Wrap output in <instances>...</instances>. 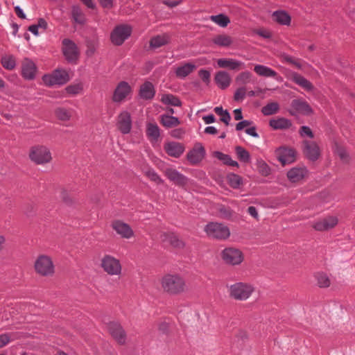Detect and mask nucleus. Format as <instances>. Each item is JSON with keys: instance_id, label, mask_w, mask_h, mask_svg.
<instances>
[{"instance_id": "obj_1", "label": "nucleus", "mask_w": 355, "mask_h": 355, "mask_svg": "<svg viewBox=\"0 0 355 355\" xmlns=\"http://www.w3.org/2000/svg\"><path fill=\"white\" fill-rule=\"evenodd\" d=\"M164 291L169 295H179L187 290L184 279L178 274H166L161 279Z\"/></svg>"}, {"instance_id": "obj_2", "label": "nucleus", "mask_w": 355, "mask_h": 355, "mask_svg": "<svg viewBox=\"0 0 355 355\" xmlns=\"http://www.w3.org/2000/svg\"><path fill=\"white\" fill-rule=\"evenodd\" d=\"M207 235L211 239L224 241L230 236L229 227L222 223L209 222L204 227Z\"/></svg>"}, {"instance_id": "obj_3", "label": "nucleus", "mask_w": 355, "mask_h": 355, "mask_svg": "<svg viewBox=\"0 0 355 355\" xmlns=\"http://www.w3.org/2000/svg\"><path fill=\"white\" fill-rule=\"evenodd\" d=\"M30 159L37 165L49 164L52 160V155L50 149L43 145H35L30 149Z\"/></svg>"}, {"instance_id": "obj_4", "label": "nucleus", "mask_w": 355, "mask_h": 355, "mask_svg": "<svg viewBox=\"0 0 355 355\" xmlns=\"http://www.w3.org/2000/svg\"><path fill=\"white\" fill-rule=\"evenodd\" d=\"M228 288L230 296L240 301L247 300L254 291V287L251 284L243 282H236Z\"/></svg>"}, {"instance_id": "obj_5", "label": "nucleus", "mask_w": 355, "mask_h": 355, "mask_svg": "<svg viewBox=\"0 0 355 355\" xmlns=\"http://www.w3.org/2000/svg\"><path fill=\"white\" fill-rule=\"evenodd\" d=\"M132 27L128 24H120L116 26L110 34L112 43L120 46L129 38L132 33Z\"/></svg>"}, {"instance_id": "obj_6", "label": "nucleus", "mask_w": 355, "mask_h": 355, "mask_svg": "<svg viewBox=\"0 0 355 355\" xmlns=\"http://www.w3.org/2000/svg\"><path fill=\"white\" fill-rule=\"evenodd\" d=\"M34 266L35 271L42 276H51L54 273V265L49 256H39Z\"/></svg>"}, {"instance_id": "obj_7", "label": "nucleus", "mask_w": 355, "mask_h": 355, "mask_svg": "<svg viewBox=\"0 0 355 355\" xmlns=\"http://www.w3.org/2000/svg\"><path fill=\"white\" fill-rule=\"evenodd\" d=\"M221 258L226 264L231 266L241 264L244 259L243 252L239 249L232 247L223 250Z\"/></svg>"}, {"instance_id": "obj_8", "label": "nucleus", "mask_w": 355, "mask_h": 355, "mask_svg": "<svg viewBox=\"0 0 355 355\" xmlns=\"http://www.w3.org/2000/svg\"><path fill=\"white\" fill-rule=\"evenodd\" d=\"M101 265L110 275H119L121 273L122 268L119 260L111 255H105Z\"/></svg>"}, {"instance_id": "obj_9", "label": "nucleus", "mask_w": 355, "mask_h": 355, "mask_svg": "<svg viewBox=\"0 0 355 355\" xmlns=\"http://www.w3.org/2000/svg\"><path fill=\"white\" fill-rule=\"evenodd\" d=\"M275 153L283 166L294 162L296 159V151L292 148L281 146L275 150Z\"/></svg>"}, {"instance_id": "obj_10", "label": "nucleus", "mask_w": 355, "mask_h": 355, "mask_svg": "<svg viewBox=\"0 0 355 355\" xmlns=\"http://www.w3.org/2000/svg\"><path fill=\"white\" fill-rule=\"evenodd\" d=\"M302 146L303 153L308 159L314 162L320 157V149L315 141L304 140Z\"/></svg>"}, {"instance_id": "obj_11", "label": "nucleus", "mask_w": 355, "mask_h": 355, "mask_svg": "<svg viewBox=\"0 0 355 355\" xmlns=\"http://www.w3.org/2000/svg\"><path fill=\"white\" fill-rule=\"evenodd\" d=\"M63 54L69 62H76L78 58V51L76 44L69 39H64L62 41Z\"/></svg>"}, {"instance_id": "obj_12", "label": "nucleus", "mask_w": 355, "mask_h": 355, "mask_svg": "<svg viewBox=\"0 0 355 355\" xmlns=\"http://www.w3.org/2000/svg\"><path fill=\"white\" fill-rule=\"evenodd\" d=\"M132 87L128 83L121 81L116 87L112 96V101L114 103L123 101L131 93Z\"/></svg>"}, {"instance_id": "obj_13", "label": "nucleus", "mask_w": 355, "mask_h": 355, "mask_svg": "<svg viewBox=\"0 0 355 355\" xmlns=\"http://www.w3.org/2000/svg\"><path fill=\"white\" fill-rule=\"evenodd\" d=\"M107 329L111 336L119 343L124 344L126 341V333L123 327L117 322L107 324Z\"/></svg>"}, {"instance_id": "obj_14", "label": "nucleus", "mask_w": 355, "mask_h": 355, "mask_svg": "<svg viewBox=\"0 0 355 355\" xmlns=\"http://www.w3.org/2000/svg\"><path fill=\"white\" fill-rule=\"evenodd\" d=\"M132 118L130 112L126 110L121 112L118 116L117 127L120 132L126 135L130 133L132 129Z\"/></svg>"}, {"instance_id": "obj_15", "label": "nucleus", "mask_w": 355, "mask_h": 355, "mask_svg": "<svg viewBox=\"0 0 355 355\" xmlns=\"http://www.w3.org/2000/svg\"><path fill=\"white\" fill-rule=\"evenodd\" d=\"M112 227L123 239H129L134 236L131 227L123 221L114 220L112 223Z\"/></svg>"}, {"instance_id": "obj_16", "label": "nucleus", "mask_w": 355, "mask_h": 355, "mask_svg": "<svg viewBox=\"0 0 355 355\" xmlns=\"http://www.w3.org/2000/svg\"><path fill=\"white\" fill-rule=\"evenodd\" d=\"M165 175L170 181L173 182L180 186L183 187L187 184L189 182V178L187 176L173 168H166L165 171Z\"/></svg>"}, {"instance_id": "obj_17", "label": "nucleus", "mask_w": 355, "mask_h": 355, "mask_svg": "<svg viewBox=\"0 0 355 355\" xmlns=\"http://www.w3.org/2000/svg\"><path fill=\"white\" fill-rule=\"evenodd\" d=\"M336 216H328L314 223L313 228L317 231H327L334 228L338 224Z\"/></svg>"}, {"instance_id": "obj_18", "label": "nucleus", "mask_w": 355, "mask_h": 355, "mask_svg": "<svg viewBox=\"0 0 355 355\" xmlns=\"http://www.w3.org/2000/svg\"><path fill=\"white\" fill-rule=\"evenodd\" d=\"M205 156V150L202 144H198L195 148L191 150L187 155L188 161L192 164L200 162Z\"/></svg>"}, {"instance_id": "obj_19", "label": "nucleus", "mask_w": 355, "mask_h": 355, "mask_svg": "<svg viewBox=\"0 0 355 355\" xmlns=\"http://www.w3.org/2000/svg\"><path fill=\"white\" fill-rule=\"evenodd\" d=\"M164 150L168 155L178 158L183 154L185 148L180 143L170 141L164 144Z\"/></svg>"}, {"instance_id": "obj_20", "label": "nucleus", "mask_w": 355, "mask_h": 355, "mask_svg": "<svg viewBox=\"0 0 355 355\" xmlns=\"http://www.w3.org/2000/svg\"><path fill=\"white\" fill-rule=\"evenodd\" d=\"M156 94L154 85L150 81H145L139 90V96L143 100H152Z\"/></svg>"}, {"instance_id": "obj_21", "label": "nucleus", "mask_w": 355, "mask_h": 355, "mask_svg": "<svg viewBox=\"0 0 355 355\" xmlns=\"http://www.w3.org/2000/svg\"><path fill=\"white\" fill-rule=\"evenodd\" d=\"M37 67L30 59H25L21 67V74L26 80H33L35 78Z\"/></svg>"}, {"instance_id": "obj_22", "label": "nucleus", "mask_w": 355, "mask_h": 355, "mask_svg": "<svg viewBox=\"0 0 355 355\" xmlns=\"http://www.w3.org/2000/svg\"><path fill=\"white\" fill-rule=\"evenodd\" d=\"M218 67L220 68H227L230 70H236L239 68H244L245 63L233 58H220L217 60Z\"/></svg>"}, {"instance_id": "obj_23", "label": "nucleus", "mask_w": 355, "mask_h": 355, "mask_svg": "<svg viewBox=\"0 0 355 355\" xmlns=\"http://www.w3.org/2000/svg\"><path fill=\"white\" fill-rule=\"evenodd\" d=\"M307 172L305 166L293 167L287 172V177L291 182H297L302 180L306 175Z\"/></svg>"}, {"instance_id": "obj_24", "label": "nucleus", "mask_w": 355, "mask_h": 355, "mask_svg": "<svg viewBox=\"0 0 355 355\" xmlns=\"http://www.w3.org/2000/svg\"><path fill=\"white\" fill-rule=\"evenodd\" d=\"M214 80L220 89H225L230 85L231 77L228 72L219 71L215 74Z\"/></svg>"}, {"instance_id": "obj_25", "label": "nucleus", "mask_w": 355, "mask_h": 355, "mask_svg": "<svg viewBox=\"0 0 355 355\" xmlns=\"http://www.w3.org/2000/svg\"><path fill=\"white\" fill-rule=\"evenodd\" d=\"M292 108L297 112L304 115L312 114L313 110L307 102L300 99H295L291 103Z\"/></svg>"}, {"instance_id": "obj_26", "label": "nucleus", "mask_w": 355, "mask_h": 355, "mask_svg": "<svg viewBox=\"0 0 355 355\" xmlns=\"http://www.w3.org/2000/svg\"><path fill=\"white\" fill-rule=\"evenodd\" d=\"M270 126L273 130H288L292 127V122L290 119L284 117L270 119Z\"/></svg>"}, {"instance_id": "obj_27", "label": "nucleus", "mask_w": 355, "mask_h": 355, "mask_svg": "<svg viewBox=\"0 0 355 355\" xmlns=\"http://www.w3.org/2000/svg\"><path fill=\"white\" fill-rule=\"evenodd\" d=\"M254 71L259 76L265 78H273L277 80V73L268 66L263 64H256L254 67Z\"/></svg>"}, {"instance_id": "obj_28", "label": "nucleus", "mask_w": 355, "mask_h": 355, "mask_svg": "<svg viewBox=\"0 0 355 355\" xmlns=\"http://www.w3.org/2000/svg\"><path fill=\"white\" fill-rule=\"evenodd\" d=\"M146 136L151 142H156L160 137V129L156 123L146 124Z\"/></svg>"}, {"instance_id": "obj_29", "label": "nucleus", "mask_w": 355, "mask_h": 355, "mask_svg": "<svg viewBox=\"0 0 355 355\" xmlns=\"http://www.w3.org/2000/svg\"><path fill=\"white\" fill-rule=\"evenodd\" d=\"M196 68V66L194 64L190 62L184 63L183 65L178 67L175 69V73L178 78L180 79H184Z\"/></svg>"}, {"instance_id": "obj_30", "label": "nucleus", "mask_w": 355, "mask_h": 355, "mask_svg": "<svg viewBox=\"0 0 355 355\" xmlns=\"http://www.w3.org/2000/svg\"><path fill=\"white\" fill-rule=\"evenodd\" d=\"M170 37L168 34L158 35L153 37L150 40V47L152 49H157L168 44Z\"/></svg>"}, {"instance_id": "obj_31", "label": "nucleus", "mask_w": 355, "mask_h": 355, "mask_svg": "<svg viewBox=\"0 0 355 355\" xmlns=\"http://www.w3.org/2000/svg\"><path fill=\"white\" fill-rule=\"evenodd\" d=\"M292 79L293 82H295L297 85H300L306 91L310 92L313 89V86L312 83L306 78H305L304 76L297 73L294 72L293 73Z\"/></svg>"}, {"instance_id": "obj_32", "label": "nucleus", "mask_w": 355, "mask_h": 355, "mask_svg": "<svg viewBox=\"0 0 355 355\" xmlns=\"http://www.w3.org/2000/svg\"><path fill=\"white\" fill-rule=\"evenodd\" d=\"M71 18L78 24L83 25L86 22L85 15L78 6L73 5L71 7Z\"/></svg>"}, {"instance_id": "obj_33", "label": "nucleus", "mask_w": 355, "mask_h": 355, "mask_svg": "<svg viewBox=\"0 0 355 355\" xmlns=\"http://www.w3.org/2000/svg\"><path fill=\"white\" fill-rule=\"evenodd\" d=\"M160 122L166 128L176 127L180 123L178 117L168 114H162Z\"/></svg>"}, {"instance_id": "obj_34", "label": "nucleus", "mask_w": 355, "mask_h": 355, "mask_svg": "<svg viewBox=\"0 0 355 355\" xmlns=\"http://www.w3.org/2000/svg\"><path fill=\"white\" fill-rule=\"evenodd\" d=\"M274 20L282 25H289L291 23L290 15L284 10H277L272 13Z\"/></svg>"}, {"instance_id": "obj_35", "label": "nucleus", "mask_w": 355, "mask_h": 355, "mask_svg": "<svg viewBox=\"0 0 355 355\" xmlns=\"http://www.w3.org/2000/svg\"><path fill=\"white\" fill-rule=\"evenodd\" d=\"M58 85H63L69 80V74L63 69H57L53 71Z\"/></svg>"}, {"instance_id": "obj_36", "label": "nucleus", "mask_w": 355, "mask_h": 355, "mask_svg": "<svg viewBox=\"0 0 355 355\" xmlns=\"http://www.w3.org/2000/svg\"><path fill=\"white\" fill-rule=\"evenodd\" d=\"M214 155L215 157L222 161L225 165L234 167H239V163L236 161L233 160L229 155L224 154L220 151H215L214 153Z\"/></svg>"}, {"instance_id": "obj_37", "label": "nucleus", "mask_w": 355, "mask_h": 355, "mask_svg": "<svg viewBox=\"0 0 355 355\" xmlns=\"http://www.w3.org/2000/svg\"><path fill=\"white\" fill-rule=\"evenodd\" d=\"M161 101L164 105L180 107L182 105L180 100L175 96L171 94H163Z\"/></svg>"}, {"instance_id": "obj_38", "label": "nucleus", "mask_w": 355, "mask_h": 355, "mask_svg": "<svg viewBox=\"0 0 355 355\" xmlns=\"http://www.w3.org/2000/svg\"><path fill=\"white\" fill-rule=\"evenodd\" d=\"M209 19L222 28L226 27L230 23V18L224 14L211 15Z\"/></svg>"}, {"instance_id": "obj_39", "label": "nucleus", "mask_w": 355, "mask_h": 355, "mask_svg": "<svg viewBox=\"0 0 355 355\" xmlns=\"http://www.w3.org/2000/svg\"><path fill=\"white\" fill-rule=\"evenodd\" d=\"M279 105L277 102L267 103L261 108V112L264 116H270L278 112Z\"/></svg>"}, {"instance_id": "obj_40", "label": "nucleus", "mask_w": 355, "mask_h": 355, "mask_svg": "<svg viewBox=\"0 0 355 355\" xmlns=\"http://www.w3.org/2000/svg\"><path fill=\"white\" fill-rule=\"evenodd\" d=\"M213 43L217 46L227 47L232 44V38L226 35H219L213 39Z\"/></svg>"}, {"instance_id": "obj_41", "label": "nucleus", "mask_w": 355, "mask_h": 355, "mask_svg": "<svg viewBox=\"0 0 355 355\" xmlns=\"http://www.w3.org/2000/svg\"><path fill=\"white\" fill-rule=\"evenodd\" d=\"M235 152L241 162L249 163L250 162V155L244 148L238 146L235 148Z\"/></svg>"}, {"instance_id": "obj_42", "label": "nucleus", "mask_w": 355, "mask_h": 355, "mask_svg": "<svg viewBox=\"0 0 355 355\" xmlns=\"http://www.w3.org/2000/svg\"><path fill=\"white\" fill-rule=\"evenodd\" d=\"M227 178L228 184L233 189H238L243 183L242 178L235 173H230L227 175Z\"/></svg>"}, {"instance_id": "obj_43", "label": "nucleus", "mask_w": 355, "mask_h": 355, "mask_svg": "<svg viewBox=\"0 0 355 355\" xmlns=\"http://www.w3.org/2000/svg\"><path fill=\"white\" fill-rule=\"evenodd\" d=\"M334 152L340 157L341 161L344 163H349L350 161V156L347 151L343 147L336 144Z\"/></svg>"}, {"instance_id": "obj_44", "label": "nucleus", "mask_w": 355, "mask_h": 355, "mask_svg": "<svg viewBox=\"0 0 355 355\" xmlns=\"http://www.w3.org/2000/svg\"><path fill=\"white\" fill-rule=\"evenodd\" d=\"M55 114L59 120L68 121L71 117V112L64 107H58L55 110Z\"/></svg>"}, {"instance_id": "obj_45", "label": "nucleus", "mask_w": 355, "mask_h": 355, "mask_svg": "<svg viewBox=\"0 0 355 355\" xmlns=\"http://www.w3.org/2000/svg\"><path fill=\"white\" fill-rule=\"evenodd\" d=\"M214 111L218 115L221 116L220 121L226 125H228L231 119V116L228 111L227 110H224L221 106L216 107L214 108Z\"/></svg>"}, {"instance_id": "obj_46", "label": "nucleus", "mask_w": 355, "mask_h": 355, "mask_svg": "<svg viewBox=\"0 0 355 355\" xmlns=\"http://www.w3.org/2000/svg\"><path fill=\"white\" fill-rule=\"evenodd\" d=\"M252 74L250 71H245L240 73L236 77V83L239 85H245L251 82Z\"/></svg>"}, {"instance_id": "obj_47", "label": "nucleus", "mask_w": 355, "mask_h": 355, "mask_svg": "<svg viewBox=\"0 0 355 355\" xmlns=\"http://www.w3.org/2000/svg\"><path fill=\"white\" fill-rule=\"evenodd\" d=\"M145 175L153 182L157 184H161L164 182L163 179L160 175L153 169L149 168L145 171Z\"/></svg>"}, {"instance_id": "obj_48", "label": "nucleus", "mask_w": 355, "mask_h": 355, "mask_svg": "<svg viewBox=\"0 0 355 355\" xmlns=\"http://www.w3.org/2000/svg\"><path fill=\"white\" fill-rule=\"evenodd\" d=\"M315 278L320 287L325 288L330 285V279L327 275L324 272L316 273Z\"/></svg>"}, {"instance_id": "obj_49", "label": "nucleus", "mask_w": 355, "mask_h": 355, "mask_svg": "<svg viewBox=\"0 0 355 355\" xmlns=\"http://www.w3.org/2000/svg\"><path fill=\"white\" fill-rule=\"evenodd\" d=\"M1 64L6 69H13L16 66V62L14 58L11 55L4 56L1 58Z\"/></svg>"}, {"instance_id": "obj_50", "label": "nucleus", "mask_w": 355, "mask_h": 355, "mask_svg": "<svg viewBox=\"0 0 355 355\" xmlns=\"http://www.w3.org/2000/svg\"><path fill=\"white\" fill-rule=\"evenodd\" d=\"M218 211L220 217L222 218L229 219L232 216L233 211L230 207L221 205L218 207Z\"/></svg>"}, {"instance_id": "obj_51", "label": "nucleus", "mask_w": 355, "mask_h": 355, "mask_svg": "<svg viewBox=\"0 0 355 355\" xmlns=\"http://www.w3.org/2000/svg\"><path fill=\"white\" fill-rule=\"evenodd\" d=\"M42 81L46 86H53L57 85L55 77L53 73L51 74L44 75L42 77Z\"/></svg>"}, {"instance_id": "obj_52", "label": "nucleus", "mask_w": 355, "mask_h": 355, "mask_svg": "<svg viewBox=\"0 0 355 355\" xmlns=\"http://www.w3.org/2000/svg\"><path fill=\"white\" fill-rule=\"evenodd\" d=\"M299 134L301 137H307L310 139H313L314 137L313 131L308 125H302L299 130Z\"/></svg>"}, {"instance_id": "obj_53", "label": "nucleus", "mask_w": 355, "mask_h": 355, "mask_svg": "<svg viewBox=\"0 0 355 355\" xmlns=\"http://www.w3.org/2000/svg\"><path fill=\"white\" fill-rule=\"evenodd\" d=\"M83 89L80 84L70 85L65 88L66 92L71 95L79 94Z\"/></svg>"}, {"instance_id": "obj_54", "label": "nucleus", "mask_w": 355, "mask_h": 355, "mask_svg": "<svg viewBox=\"0 0 355 355\" xmlns=\"http://www.w3.org/2000/svg\"><path fill=\"white\" fill-rule=\"evenodd\" d=\"M198 75L206 85L208 86L210 84L211 73L209 71L206 69H200L198 71Z\"/></svg>"}, {"instance_id": "obj_55", "label": "nucleus", "mask_w": 355, "mask_h": 355, "mask_svg": "<svg viewBox=\"0 0 355 355\" xmlns=\"http://www.w3.org/2000/svg\"><path fill=\"white\" fill-rule=\"evenodd\" d=\"M169 243L175 248H181L184 246V243L176 235L172 234L169 237Z\"/></svg>"}, {"instance_id": "obj_56", "label": "nucleus", "mask_w": 355, "mask_h": 355, "mask_svg": "<svg viewBox=\"0 0 355 355\" xmlns=\"http://www.w3.org/2000/svg\"><path fill=\"white\" fill-rule=\"evenodd\" d=\"M245 95V88L244 87H241L236 90L234 95V99L236 101H243Z\"/></svg>"}, {"instance_id": "obj_57", "label": "nucleus", "mask_w": 355, "mask_h": 355, "mask_svg": "<svg viewBox=\"0 0 355 355\" xmlns=\"http://www.w3.org/2000/svg\"><path fill=\"white\" fill-rule=\"evenodd\" d=\"M252 124V121L249 120H243L236 125V130L241 131L243 130L244 128H248V126L251 125Z\"/></svg>"}, {"instance_id": "obj_58", "label": "nucleus", "mask_w": 355, "mask_h": 355, "mask_svg": "<svg viewBox=\"0 0 355 355\" xmlns=\"http://www.w3.org/2000/svg\"><path fill=\"white\" fill-rule=\"evenodd\" d=\"M284 60L295 65L297 69H302V65L301 64V63L300 62H298L297 60H295V58H293V57L290 56V55H285L284 56Z\"/></svg>"}, {"instance_id": "obj_59", "label": "nucleus", "mask_w": 355, "mask_h": 355, "mask_svg": "<svg viewBox=\"0 0 355 355\" xmlns=\"http://www.w3.org/2000/svg\"><path fill=\"white\" fill-rule=\"evenodd\" d=\"M10 340V338L7 334H0V348L6 345Z\"/></svg>"}, {"instance_id": "obj_60", "label": "nucleus", "mask_w": 355, "mask_h": 355, "mask_svg": "<svg viewBox=\"0 0 355 355\" xmlns=\"http://www.w3.org/2000/svg\"><path fill=\"white\" fill-rule=\"evenodd\" d=\"M245 133L252 137L258 138L259 137V134L257 132V128L255 126L248 127L245 130Z\"/></svg>"}, {"instance_id": "obj_61", "label": "nucleus", "mask_w": 355, "mask_h": 355, "mask_svg": "<svg viewBox=\"0 0 355 355\" xmlns=\"http://www.w3.org/2000/svg\"><path fill=\"white\" fill-rule=\"evenodd\" d=\"M248 213L253 218H254L255 219H259V214H258V211H257V209L254 206H250L248 208Z\"/></svg>"}, {"instance_id": "obj_62", "label": "nucleus", "mask_w": 355, "mask_h": 355, "mask_svg": "<svg viewBox=\"0 0 355 355\" xmlns=\"http://www.w3.org/2000/svg\"><path fill=\"white\" fill-rule=\"evenodd\" d=\"M98 1L104 8H112L113 7L112 0H98Z\"/></svg>"}, {"instance_id": "obj_63", "label": "nucleus", "mask_w": 355, "mask_h": 355, "mask_svg": "<svg viewBox=\"0 0 355 355\" xmlns=\"http://www.w3.org/2000/svg\"><path fill=\"white\" fill-rule=\"evenodd\" d=\"M35 25L40 28H42L44 30H46L47 28V26H48V24L46 22V21L44 19V18H40L38 20H37V23L35 24Z\"/></svg>"}, {"instance_id": "obj_64", "label": "nucleus", "mask_w": 355, "mask_h": 355, "mask_svg": "<svg viewBox=\"0 0 355 355\" xmlns=\"http://www.w3.org/2000/svg\"><path fill=\"white\" fill-rule=\"evenodd\" d=\"M203 121L206 124H210L215 122L216 118L214 114H210L202 117Z\"/></svg>"}]
</instances>
